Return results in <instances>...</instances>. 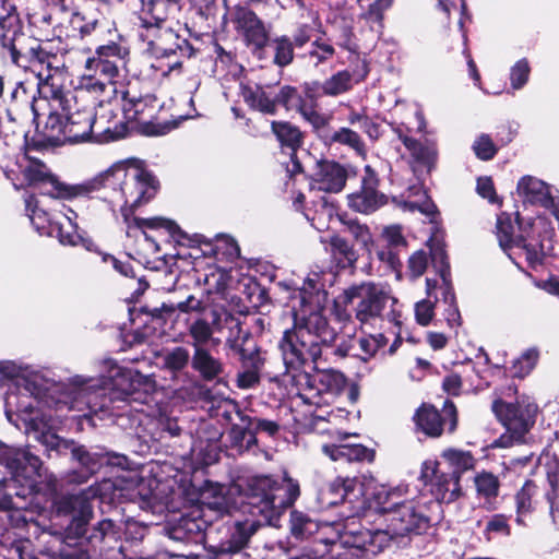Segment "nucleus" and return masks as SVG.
<instances>
[{
  "label": "nucleus",
  "mask_w": 559,
  "mask_h": 559,
  "mask_svg": "<svg viewBox=\"0 0 559 559\" xmlns=\"http://www.w3.org/2000/svg\"><path fill=\"white\" fill-rule=\"evenodd\" d=\"M123 216L127 225V236L134 238L140 251L146 255H156L160 252L156 234L162 229L166 230L170 236H176L180 233L175 222L164 217L129 218L127 214H123Z\"/></svg>",
  "instance_id": "obj_16"
},
{
  "label": "nucleus",
  "mask_w": 559,
  "mask_h": 559,
  "mask_svg": "<svg viewBox=\"0 0 559 559\" xmlns=\"http://www.w3.org/2000/svg\"><path fill=\"white\" fill-rule=\"evenodd\" d=\"M326 242L331 247V254L340 259V262L343 263L344 266H353L356 263L358 254L345 238L338 235H332Z\"/></svg>",
  "instance_id": "obj_44"
},
{
  "label": "nucleus",
  "mask_w": 559,
  "mask_h": 559,
  "mask_svg": "<svg viewBox=\"0 0 559 559\" xmlns=\"http://www.w3.org/2000/svg\"><path fill=\"white\" fill-rule=\"evenodd\" d=\"M538 352L535 348L525 350L518 359L514 360L512 366L513 376L523 378L527 376L535 367L538 360Z\"/></svg>",
  "instance_id": "obj_54"
},
{
  "label": "nucleus",
  "mask_w": 559,
  "mask_h": 559,
  "mask_svg": "<svg viewBox=\"0 0 559 559\" xmlns=\"http://www.w3.org/2000/svg\"><path fill=\"white\" fill-rule=\"evenodd\" d=\"M403 210L415 212L418 211L428 217H433L437 213L435 203L428 198L426 192H423L419 200L412 201L407 200L403 202Z\"/></svg>",
  "instance_id": "obj_57"
},
{
  "label": "nucleus",
  "mask_w": 559,
  "mask_h": 559,
  "mask_svg": "<svg viewBox=\"0 0 559 559\" xmlns=\"http://www.w3.org/2000/svg\"><path fill=\"white\" fill-rule=\"evenodd\" d=\"M23 176L29 185L43 182L41 194L61 200H71L83 195L86 189L81 186H70L47 176L45 167L40 164H29L23 169Z\"/></svg>",
  "instance_id": "obj_22"
},
{
  "label": "nucleus",
  "mask_w": 559,
  "mask_h": 559,
  "mask_svg": "<svg viewBox=\"0 0 559 559\" xmlns=\"http://www.w3.org/2000/svg\"><path fill=\"white\" fill-rule=\"evenodd\" d=\"M300 495L298 481L284 475L282 481L271 476H255L249 483V504L273 524L281 514L294 504Z\"/></svg>",
  "instance_id": "obj_9"
},
{
  "label": "nucleus",
  "mask_w": 559,
  "mask_h": 559,
  "mask_svg": "<svg viewBox=\"0 0 559 559\" xmlns=\"http://www.w3.org/2000/svg\"><path fill=\"white\" fill-rule=\"evenodd\" d=\"M119 106L123 118L129 121H138L142 124V132L150 136L165 135L176 128L173 121L153 122L151 119L155 117L162 108V103L154 95H136L130 91L120 90L118 97Z\"/></svg>",
  "instance_id": "obj_12"
},
{
  "label": "nucleus",
  "mask_w": 559,
  "mask_h": 559,
  "mask_svg": "<svg viewBox=\"0 0 559 559\" xmlns=\"http://www.w3.org/2000/svg\"><path fill=\"white\" fill-rule=\"evenodd\" d=\"M347 229L358 243H360L366 250L370 251V247L372 246L373 241L372 235L366 225L359 224L357 222H348Z\"/></svg>",
  "instance_id": "obj_62"
},
{
  "label": "nucleus",
  "mask_w": 559,
  "mask_h": 559,
  "mask_svg": "<svg viewBox=\"0 0 559 559\" xmlns=\"http://www.w3.org/2000/svg\"><path fill=\"white\" fill-rule=\"evenodd\" d=\"M437 288V282L431 278L426 280V293L428 298L423 299L415 305V318L417 323H419L423 326L428 325L432 318H433V309L435 305L439 302V299L437 296H435V299L432 300L431 297L433 296V293Z\"/></svg>",
  "instance_id": "obj_42"
},
{
  "label": "nucleus",
  "mask_w": 559,
  "mask_h": 559,
  "mask_svg": "<svg viewBox=\"0 0 559 559\" xmlns=\"http://www.w3.org/2000/svg\"><path fill=\"white\" fill-rule=\"evenodd\" d=\"M139 36L155 57V61L151 63L152 69L165 76L181 67V53H178L181 40L173 24L156 27L150 38L144 36V29L139 31Z\"/></svg>",
  "instance_id": "obj_13"
},
{
  "label": "nucleus",
  "mask_w": 559,
  "mask_h": 559,
  "mask_svg": "<svg viewBox=\"0 0 559 559\" xmlns=\"http://www.w3.org/2000/svg\"><path fill=\"white\" fill-rule=\"evenodd\" d=\"M314 128L324 126V117L316 109V100L309 93H306L304 100L297 110Z\"/></svg>",
  "instance_id": "obj_53"
},
{
  "label": "nucleus",
  "mask_w": 559,
  "mask_h": 559,
  "mask_svg": "<svg viewBox=\"0 0 559 559\" xmlns=\"http://www.w3.org/2000/svg\"><path fill=\"white\" fill-rule=\"evenodd\" d=\"M347 171L336 162L322 160L317 165L312 177V187L320 191L337 193L346 182Z\"/></svg>",
  "instance_id": "obj_29"
},
{
  "label": "nucleus",
  "mask_w": 559,
  "mask_h": 559,
  "mask_svg": "<svg viewBox=\"0 0 559 559\" xmlns=\"http://www.w3.org/2000/svg\"><path fill=\"white\" fill-rule=\"evenodd\" d=\"M319 530L318 523L308 514L294 510L290 513V532L296 538H306Z\"/></svg>",
  "instance_id": "obj_45"
},
{
  "label": "nucleus",
  "mask_w": 559,
  "mask_h": 559,
  "mask_svg": "<svg viewBox=\"0 0 559 559\" xmlns=\"http://www.w3.org/2000/svg\"><path fill=\"white\" fill-rule=\"evenodd\" d=\"M124 50L117 44L100 46L96 53L85 61L84 73L80 78L79 95L83 92L93 98H118L117 83L124 67Z\"/></svg>",
  "instance_id": "obj_7"
},
{
  "label": "nucleus",
  "mask_w": 559,
  "mask_h": 559,
  "mask_svg": "<svg viewBox=\"0 0 559 559\" xmlns=\"http://www.w3.org/2000/svg\"><path fill=\"white\" fill-rule=\"evenodd\" d=\"M373 176L364 179L361 190L348 195V205L360 213L376 211L383 203V195L374 187Z\"/></svg>",
  "instance_id": "obj_32"
},
{
  "label": "nucleus",
  "mask_w": 559,
  "mask_h": 559,
  "mask_svg": "<svg viewBox=\"0 0 559 559\" xmlns=\"http://www.w3.org/2000/svg\"><path fill=\"white\" fill-rule=\"evenodd\" d=\"M385 345V338L383 334H369L359 340V347L365 354L364 359L372 357L381 347Z\"/></svg>",
  "instance_id": "obj_60"
},
{
  "label": "nucleus",
  "mask_w": 559,
  "mask_h": 559,
  "mask_svg": "<svg viewBox=\"0 0 559 559\" xmlns=\"http://www.w3.org/2000/svg\"><path fill=\"white\" fill-rule=\"evenodd\" d=\"M335 55V48L333 45L323 39L317 38L310 45V49L307 52L306 57L309 58L310 62L318 67L322 63L330 61Z\"/></svg>",
  "instance_id": "obj_47"
},
{
  "label": "nucleus",
  "mask_w": 559,
  "mask_h": 559,
  "mask_svg": "<svg viewBox=\"0 0 559 559\" xmlns=\"http://www.w3.org/2000/svg\"><path fill=\"white\" fill-rule=\"evenodd\" d=\"M258 525L254 521L236 522L229 530L226 539L217 545L207 547L211 559H241L250 537L255 533Z\"/></svg>",
  "instance_id": "obj_19"
},
{
  "label": "nucleus",
  "mask_w": 559,
  "mask_h": 559,
  "mask_svg": "<svg viewBox=\"0 0 559 559\" xmlns=\"http://www.w3.org/2000/svg\"><path fill=\"white\" fill-rule=\"evenodd\" d=\"M519 228L521 235L513 237L514 225L511 221V216L508 213L502 212L497 217V237L501 249L507 252L509 258L515 263L516 257H524L530 266L535 267L540 264L546 252L549 250L544 241L538 240L535 235H539L538 225L542 221H533L528 224L531 233L522 226L520 218L518 217Z\"/></svg>",
  "instance_id": "obj_10"
},
{
  "label": "nucleus",
  "mask_w": 559,
  "mask_h": 559,
  "mask_svg": "<svg viewBox=\"0 0 559 559\" xmlns=\"http://www.w3.org/2000/svg\"><path fill=\"white\" fill-rule=\"evenodd\" d=\"M62 442L58 448H51L44 444L47 449L62 451V449L71 448V453L73 459H75L88 474L96 473L103 465L112 464V465H121V461L123 457L118 455H109L108 453H98V452H88L83 447H72V443L69 441L61 439L57 436Z\"/></svg>",
  "instance_id": "obj_30"
},
{
  "label": "nucleus",
  "mask_w": 559,
  "mask_h": 559,
  "mask_svg": "<svg viewBox=\"0 0 559 559\" xmlns=\"http://www.w3.org/2000/svg\"><path fill=\"white\" fill-rule=\"evenodd\" d=\"M440 465V467L448 471L452 476H461L475 467L476 460L469 451L457 449H445L440 455V461L432 462Z\"/></svg>",
  "instance_id": "obj_33"
},
{
  "label": "nucleus",
  "mask_w": 559,
  "mask_h": 559,
  "mask_svg": "<svg viewBox=\"0 0 559 559\" xmlns=\"http://www.w3.org/2000/svg\"><path fill=\"white\" fill-rule=\"evenodd\" d=\"M421 477L429 485L431 495L439 502L450 503L462 495L457 476H452L440 465L433 464L432 461L424 463Z\"/></svg>",
  "instance_id": "obj_20"
},
{
  "label": "nucleus",
  "mask_w": 559,
  "mask_h": 559,
  "mask_svg": "<svg viewBox=\"0 0 559 559\" xmlns=\"http://www.w3.org/2000/svg\"><path fill=\"white\" fill-rule=\"evenodd\" d=\"M305 96H301L295 87L283 86L275 92L276 105H283L287 110H297Z\"/></svg>",
  "instance_id": "obj_56"
},
{
  "label": "nucleus",
  "mask_w": 559,
  "mask_h": 559,
  "mask_svg": "<svg viewBox=\"0 0 559 559\" xmlns=\"http://www.w3.org/2000/svg\"><path fill=\"white\" fill-rule=\"evenodd\" d=\"M516 388L508 385L497 393L492 402V412L506 427V433L496 439L492 448H509L522 441L535 423L537 406L528 396H516Z\"/></svg>",
  "instance_id": "obj_8"
},
{
  "label": "nucleus",
  "mask_w": 559,
  "mask_h": 559,
  "mask_svg": "<svg viewBox=\"0 0 559 559\" xmlns=\"http://www.w3.org/2000/svg\"><path fill=\"white\" fill-rule=\"evenodd\" d=\"M271 126L272 131L276 135L280 143L283 146L292 150L293 156L295 151L301 145L302 142V134L300 130L289 122L284 121H273Z\"/></svg>",
  "instance_id": "obj_41"
},
{
  "label": "nucleus",
  "mask_w": 559,
  "mask_h": 559,
  "mask_svg": "<svg viewBox=\"0 0 559 559\" xmlns=\"http://www.w3.org/2000/svg\"><path fill=\"white\" fill-rule=\"evenodd\" d=\"M135 493L140 499L142 509L155 511L164 504V497L157 491V480L155 478H140L135 485Z\"/></svg>",
  "instance_id": "obj_39"
},
{
  "label": "nucleus",
  "mask_w": 559,
  "mask_h": 559,
  "mask_svg": "<svg viewBox=\"0 0 559 559\" xmlns=\"http://www.w3.org/2000/svg\"><path fill=\"white\" fill-rule=\"evenodd\" d=\"M94 142L108 143L124 138L128 133V124L124 118L118 115V98L105 99V97L94 98Z\"/></svg>",
  "instance_id": "obj_18"
},
{
  "label": "nucleus",
  "mask_w": 559,
  "mask_h": 559,
  "mask_svg": "<svg viewBox=\"0 0 559 559\" xmlns=\"http://www.w3.org/2000/svg\"><path fill=\"white\" fill-rule=\"evenodd\" d=\"M385 527L377 530L373 534L367 531L366 534L373 538L388 536L389 538L402 537L408 534H420L429 525L428 518L423 513L414 500H403L393 508L384 519Z\"/></svg>",
  "instance_id": "obj_14"
},
{
  "label": "nucleus",
  "mask_w": 559,
  "mask_h": 559,
  "mask_svg": "<svg viewBox=\"0 0 559 559\" xmlns=\"http://www.w3.org/2000/svg\"><path fill=\"white\" fill-rule=\"evenodd\" d=\"M37 132L41 136V141L50 145H61L68 142L66 121L57 112H50L41 127L37 124Z\"/></svg>",
  "instance_id": "obj_37"
},
{
  "label": "nucleus",
  "mask_w": 559,
  "mask_h": 559,
  "mask_svg": "<svg viewBox=\"0 0 559 559\" xmlns=\"http://www.w3.org/2000/svg\"><path fill=\"white\" fill-rule=\"evenodd\" d=\"M236 29L242 35L248 46L260 52L269 41V32L258 15L245 7H237L233 12Z\"/></svg>",
  "instance_id": "obj_24"
},
{
  "label": "nucleus",
  "mask_w": 559,
  "mask_h": 559,
  "mask_svg": "<svg viewBox=\"0 0 559 559\" xmlns=\"http://www.w3.org/2000/svg\"><path fill=\"white\" fill-rule=\"evenodd\" d=\"M331 141L342 145H346L356 151L358 154L364 153L365 146L360 136L358 135V133H356L349 128H341L337 131H335L331 135Z\"/></svg>",
  "instance_id": "obj_55"
},
{
  "label": "nucleus",
  "mask_w": 559,
  "mask_h": 559,
  "mask_svg": "<svg viewBox=\"0 0 559 559\" xmlns=\"http://www.w3.org/2000/svg\"><path fill=\"white\" fill-rule=\"evenodd\" d=\"M57 511L71 514L72 522L79 532H82L93 515L90 497L85 492L61 497L57 501Z\"/></svg>",
  "instance_id": "obj_31"
},
{
  "label": "nucleus",
  "mask_w": 559,
  "mask_h": 559,
  "mask_svg": "<svg viewBox=\"0 0 559 559\" xmlns=\"http://www.w3.org/2000/svg\"><path fill=\"white\" fill-rule=\"evenodd\" d=\"M322 276V272L313 271L305 278L298 293L299 307L293 306L294 325L283 333L278 343L285 376L305 381L298 399L316 407L332 404L346 386L345 376L333 369L318 370L314 376L301 372V367L308 362L318 369L322 346L331 344L336 336L322 313L328 298Z\"/></svg>",
  "instance_id": "obj_2"
},
{
  "label": "nucleus",
  "mask_w": 559,
  "mask_h": 559,
  "mask_svg": "<svg viewBox=\"0 0 559 559\" xmlns=\"http://www.w3.org/2000/svg\"><path fill=\"white\" fill-rule=\"evenodd\" d=\"M178 10L176 1L150 0L140 12L139 31L144 29V36L150 38L156 27L174 24L173 20Z\"/></svg>",
  "instance_id": "obj_25"
},
{
  "label": "nucleus",
  "mask_w": 559,
  "mask_h": 559,
  "mask_svg": "<svg viewBox=\"0 0 559 559\" xmlns=\"http://www.w3.org/2000/svg\"><path fill=\"white\" fill-rule=\"evenodd\" d=\"M473 151L479 159L489 160L496 155L497 146L489 135L481 134L475 140Z\"/></svg>",
  "instance_id": "obj_59"
},
{
  "label": "nucleus",
  "mask_w": 559,
  "mask_h": 559,
  "mask_svg": "<svg viewBox=\"0 0 559 559\" xmlns=\"http://www.w3.org/2000/svg\"><path fill=\"white\" fill-rule=\"evenodd\" d=\"M414 419L418 429L425 435L433 438L440 437L444 426L449 425L450 432L456 428V408L452 402L447 401L442 414H440L433 406L424 404L416 412Z\"/></svg>",
  "instance_id": "obj_21"
},
{
  "label": "nucleus",
  "mask_w": 559,
  "mask_h": 559,
  "mask_svg": "<svg viewBox=\"0 0 559 559\" xmlns=\"http://www.w3.org/2000/svg\"><path fill=\"white\" fill-rule=\"evenodd\" d=\"M25 205L27 215L37 231L45 233L47 226H53V210L51 213H48L40 209L38 206V201L34 195L25 198Z\"/></svg>",
  "instance_id": "obj_43"
},
{
  "label": "nucleus",
  "mask_w": 559,
  "mask_h": 559,
  "mask_svg": "<svg viewBox=\"0 0 559 559\" xmlns=\"http://www.w3.org/2000/svg\"><path fill=\"white\" fill-rule=\"evenodd\" d=\"M108 374L99 379L75 376L68 384H51L41 388L37 380L25 377V368L14 361H0V376L14 381L4 397V413L8 420L26 433L33 432L43 444L58 448L61 440L52 431L57 413L63 411L94 412L103 411L106 401L105 389L109 385L130 396L136 392L146 394L155 391L152 376H145L135 369L122 368L107 360Z\"/></svg>",
  "instance_id": "obj_1"
},
{
  "label": "nucleus",
  "mask_w": 559,
  "mask_h": 559,
  "mask_svg": "<svg viewBox=\"0 0 559 559\" xmlns=\"http://www.w3.org/2000/svg\"><path fill=\"white\" fill-rule=\"evenodd\" d=\"M270 45L274 52L273 62L276 66L284 68L293 62L294 45L288 36H277L271 40Z\"/></svg>",
  "instance_id": "obj_46"
},
{
  "label": "nucleus",
  "mask_w": 559,
  "mask_h": 559,
  "mask_svg": "<svg viewBox=\"0 0 559 559\" xmlns=\"http://www.w3.org/2000/svg\"><path fill=\"white\" fill-rule=\"evenodd\" d=\"M41 461L27 449L0 444V509H23L16 498L32 493Z\"/></svg>",
  "instance_id": "obj_4"
},
{
  "label": "nucleus",
  "mask_w": 559,
  "mask_h": 559,
  "mask_svg": "<svg viewBox=\"0 0 559 559\" xmlns=\"http://www.w3.org/2000/svg\"><path fill=\"white\" fill-rule=\"evenodd\" d=\"M78 217V213L71 207L63 203H58L53 207V226L51 230H57V236L62 245L78 246L82 243L90 250L92 242L84 239L79 231Z\"/></svg>",
  "instance_id": "obj_27"
},
{
  "label": "nucleus",
  "mask_w": 559,
  "mask_h": 559,
  "mask_svg": "<svg viewBox=\"0 0 559 559\" xmlns=\"http://www.w3.org/2000/svg\"><path fill=\"white\" fill-rule=\"evenodd\" d=\"M552 495L546 487H540L535 480H526L515 495V522L524 525V518L532 513H548L552 524L559 522L558 511L552 509Z\"/></svg>",
  "instance_id": "obj_17"
},
{
  "label": "nucleus",
  "mask_w": 559,
  "mask_h": 559,
  "mask_svg": "<svg viewBox=\"0 0 559 559\" xmlns=\"http://www.w3.org/2000/svg\"><path fill=\"white\" fill-rule=\"evenodd\" d=\"M364 484L355 477H336L321 488L318 501L322 508L340 503L348 504L347 519L361 516L365 513L366 501L362 499Z\"/></svg>",
  "instance_id": "obj_15"
},
{
  "label": "nucleus",
  "mask_w": 559,
  "mask_h": 559,
  "mask_svg": "<svg viewBox=\"0 0 559 559\" xmlns=\"http://www.w3.org/2000/svg\"><path fill=\"white\" fill-rule=\"evenodd\" d=\"M243 100L253 109L259 110L263 114H275L276 100L275 92L273 88L261 87V86H243L242 87Z\"/></svg>",
  "instance_id": "obj_36"
},
{
  "label": "nucleus",
  "mask_w": 559,
  "mask_h": 559,
  "mask_svg": "<svg viewBox=\"0 0 559 559\" xmlns=\"http://www.w3.org/2000/svg\"><path fill=\"white\" fill-rule=\"evenodd\" d=\"M432 261L439 262L440 276L442 278V304L444 305V318L450 328H455L461 324V314L456 306V299L449 280V264L447 262V254L442 248L432 250Z\"/></svg>",
  "instance_id": "obj_28"
},
{
  "label": "nucleus",
  "mask_w": 559,
  "mask_h": 559,
  "mask_svg": "<svg viewBox=\"0 0 559 559\" xmlns=\"http://www.w3.org/2000/svg\"><path fill=\"white\" fill-rule=\"evenodd\" d=\"M189 335L192 337V347H204V345L212 338L213 329L212 325L205 319H197L190 323Z\"/></svg>",
  "instance_id": "obj_50"
},
{
  "label": "nucleus",
  "mask_w": 559,
  "mask_h": 559,
  "mask_svg": "<svg viewBox=\"0 0 559 559\" xmlns=\"http://www.w3.org/2000/svg\"><path fill=\"white\" fill-rule=\"evenodd\" d=\"M55 68L40 70L38 73V92L57 103L66 120V135L69 143L94 142V115L96 100L87 93L79 95V88L63 91L58 83Z\"/></svg>",
  "instance_id": "obj_3"
},
{
  "label": "nucleus",
  "mask_w": 559,
  "mask_h": 559,
  "mask_svg": "<svg viewBox=\"0 0 559 559\" xmlns=\"http://www.w3.org/2000/svg\"><path fill=\"white\" fill-rule=\"evenodd\" d=\"M538 464L544 468L546 474L547 489L552 495V509L558 511L559 507V461L556 455L543 453L538 459Z\"/></svg>",
  "instance_id": "obj_38"
},
{
  "label": "nucleus",
  "mask_w": 559,
  "mask_h": 559,
  "mask_svg": "<svg viewBox=\"0 0 559 559\" xmlns=\"http://www.w3.org/2000/svg\"><path fill=\"white\" fill-rule=\"evenodd\" d=\"M352 87V74L344 70L333 74L322 84V91L325 95L336 96L347 92Z\"/></svg>",
  "instance_id": "obj_48"
},
{
  "label": "nucleus",
  "mask_w": 559,
  "mask_h": 559,
  "mask_svg": "<svg viewBox=\"0 0 559 559\" xmlns=\"http://www.w3.org/2000/svg\"><path fill=\"white\" fill-rule=\"evenodd\" d=\"M485 534L488 539H490L492 535L509 536L510 526L507 516L502 514L492 515L486 524Z\"/></svg>",
  "instance_id": "obj_61"
},
{
  "label": "nucleus",
  "mask_w": 559,
  "mask_h": 559,
  "mask_svg": "<svg viewBox=\"0 0 559 559\" xmlns=\"http://www.w3.org/2000/svg\"><path fill=\"white\" fill-rule=\"evenodd\" d=\"M322 451L332 461L371 462L374 457L371 449L359 443L324 444Z\"/></svg>",
  "instance_id": "obj_34"
},
{
  "label": "nucleus",
  "mask_w": 559,
  "mask_h": 559,
  "mask_svg": "<svg viewBox=\"0 0 559 559\" xmlns=\"http://www.w3.org/2000/svg\"><path fill=\"white\" fill-rule=\"evenodd\" d=\"M428 265V257L425 251L418 250L408 259V270L414 278L421 276Z\"/></svg>",
  "instance_id": "obj_64"
},
{
  "label": "nucleus",
  "mask_w": 559,
  "mask_h": 559,
  "mask_svg": "<svg viewBox=\"0 0 559 559\" xmlns=\"http://www.w3.org/2000/svg\"><path fill=\"white\" fill-rule=\"evenodd\" d=\"M406 492L407 488L405 486L391 488L385 485L370 483L367 488L364 487L365 512L367 510H374L385 519L388 513L403 501L401 499Z\"/></svg>",
  "instance_id": "obj_26"
},
{
  "label": "nucleus",
  "mask_w": 559,
  "mask_h": 559,
  "mask_svg": "<svg viewBox=\"0 0 559 559\" xmlns=\"http://www.w3.org/2000/svg\"><path fill=\"white\" fill-rule=\"evenodd\" d=\"M530 66L526 59L519 60L510 71V82L513 90L522 88L530 76Z\"/></svg>",
  "instance_id": "obj_58"
},
{
  "label": "nucleus",
  "mask_w": 559,
  "mask_h": 559,
  "mask_svg": "<svg viewBox=\"0 0 559 559\" xmlns=\"http://www.w3.org/2000/svg\"><path fill=\"white\" fill-rule=\"evenodd\" d=\"M346 304H355V317L361 325H373L383 317L389 301L395 302L390 287L383 283L362 282L344 290Z\"/></svg>",
  "instance_id": "obj_11"
},
{
  "label": "nucleus",
  "mask_w": 559,
  "mask_h": 559,
  "mask_svg": "<svg viewBox=\"0 0 559 559\" xmlns=\"http://www.w3.org/2000/svg\"><path fill=\"white\" fill-rule=\"evenodd\" d=\"M190 360V353L182 346H177L164 354V366L171 371H180L187 367Z\"/></svg>",
  "instance_id": "obj_52"
},
{
  "label": "nucleus",
  "mask_w": 559,
  "mask_h": 559,
  "mask_svg": "<svg viewBox=\"0 0 559 559\" xmlns=\"http://www.w3.org/2000/svg\"><path fill=\"white\" fill-rule=\"evenodd\" d=\"M191 366L206 381H212L224 372V364L205 347L193 349Z\"/></svg>",
  "instance_id": "obj_35"
},
{
  "label": "nucleus",
  "mask_w": 559,
  "mask_h": 559,
  "mask_svg": "<svg viewBox=\"0 0 559 559\" xmlns=\"http://www.w3.org/2000/svg\"><path fill=\"white\" fill-rule=\"evenodd\" d=\"M100 178L103 186L114 192L110 202L122 211L148 202L158 189L153 174L135 159L114 164Z\"/></svg>",
  "instance_id": "obj_5"
},
{
  "label": "nucleus",
  "mask_w": 559,
  "mask_h": 559,
  "mask_svg": "<svg viewBox=\"0 0 559 559\" xmlns=\"http://www.w3.org/2000/svg\"><path fill=\"white\" fill-rule=\"evenodd\" d=\"M0 53L10 58L20 68L29 69L38 78L40 70L55 68L58 72V57L46 51L41 45L31 46L27 50L21 45L24 38L20 15L15 4L0 0Z\"/></svg>",
  "instance_id": "obj_6"
},
{
  "label": "nucleus",
  "mask_w": 559,
  "mask_h": 559,
  "mask_svg": "<svg viewBox=\"0 0 559 559\" xmlns=\"http://www.w3.org/2000/svg\"><path fill=\"white\" fill-rule=\"evenodd\" d=\"M201 502L219 514H223L228 509V503L225 495L223 493V487L214 486L201 493Z\"/></svg>",
  "instance_id": "obj_49"
},
{
  "label": "nucleus",
  "mask_w": 559,
  "mask_h": 559,
  "mask_svg": "<svg viewBox=\"0 0 559 559\" xmlns=\"http://www.w3.org/2000/svg\"><path fill=\"white\" fill-rule=\"evenodd\" d=\"M393 0H376L370 4L367 12H365L361 16L369 21L378 23L380 26L382 25L383 13L392 5Z\"/></svg>",
  "instance_id": "obj_63"
},
{
  "label": "nucleus",
  "mask_w": 559,
  "mask_h": 559,
  "mask_svg": "<svg viewBox=\"0 0 559 559\" xmlns=\"http://www.w3.org/2000/svg\"><path fill=\"white\" fill-rule=\"evenodd\" d=\"M516 191L524 203L550 210L559 221L557 197L554 194V188L546 182L533 176H523L518 182Z\"/></svg>",
  "instance_id": "obj_23"
},
{
  "label": "nucleus",
  "mask_w": 559,
  "mask_h": 559,
  "mask_svg": "<svg viewBox=\"0 0 559 559\" xmlns=\"http://www.w3.org/2000/svg\"><path fill=\"white\" fill-rule=\"evenodd\" d=\"M477 493L487 500L496 498L499 493V479L492 473L483 472L475 477Z\"/></svg>",
  "instance_id": "obj_51"
},
{
  "label": "nucleus",
  "mask_w": 559,
  "mask_h": 559,
  "mask_svg": "<svg viewBox=\"0 0 559 559\" xmlns=\"http://www.w3.org/2000/svg\"><path fill=\"white\" fill-rule=\"evenodd\" d=\"M402 141L417 163L426 167L428 171L435 167L438 157L435 144H423L408 136H404Z\"/></svg>",
  "instance_id": "obj_40"
}]
</instances>
